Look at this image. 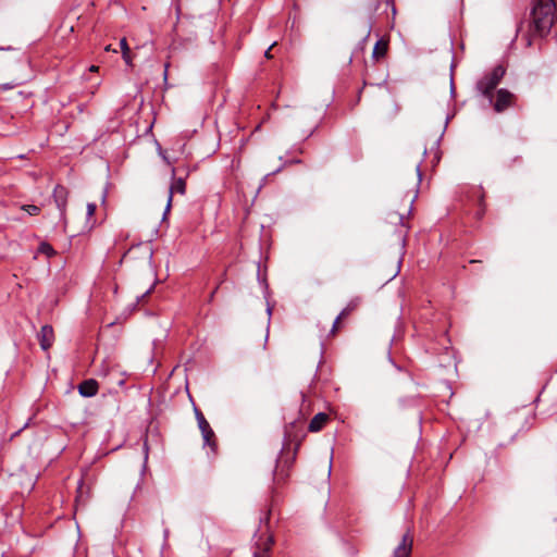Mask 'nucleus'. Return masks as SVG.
I'll return each mask as SVG.
<instances>
[{"label":"nucleus","mask_w":557,"mask_h":557,"mask_svg":"<svg viewBox=\"0 0 557 557\" xmlns=\"http://www.w3.org/2000/svg\"><path fill=\"white\" fill-rule=\"evenodd\" d=\"M274 45H275V44H273L272 46H270V47H269V49L265 51V53H264L265 58H268V59H270V58H271V53H270V51H271V49L273 48V46H274Z\"/></svg>","instance_id":"393cba45"},{"label":"nucleus","mask_w":557,"mask_h":557,"mask_svg":"<svg viewBox=\"0 0 557 557\" xmlns=\"http://www.w3.org/2000/svg\"><path fill=\"white\" fill-rule=\"evenodd\" d=\"M38 252L44 253L48 257L53 256L55 253L52 246L49 245L48 243H41L38 247Z\"/></svg>","instance_id":"2eb2a0df"},{"label":"nucleus","mask_w":557,"mask_h":557,"mask_svg":"<svg viewBox=\"0 0 557 557\" xmlns=\"http://www.w3.org/2000/svg\"><path fill=\"white\" fill-rule=\"evenodd\" d=\"M169 535H170V530L169 529H164L163 530V537H164V544L163 545H166Z\"/></svg>","instance_id":"4be33fe9"},{"label":"nucleus","mask_w":557,"mask_h":557,"mask_svg":"<svg viewBox=\"0 0 557 557\" xmlns=\"http://www.w3.org/2000/svg\"><path fill=\"white\" fill-rule=\"evenodd\" d=\"M122 54H123V59H124V61H125L128 65H131V63H132V59H131L129 51H123V53H122Z\"/></svg>","instance_id":"412c9836"},{"label":"nucleus","mask_w":557,"mask_h":557,"mask_svg":"<svg viewBox=\"0 0 557 557\" xmlns=\"http://www.w3.org/2000/svg\"><path fill=\"white\" fill-rule=\"evenodd\" d=\"M267 311H268V314H269V315H271V312H272L271 307H268V310H267Z\"/></svg>","instance_id":"2f4dec72"},{"label":"nucleus","mask_w":557,"mask_h":557,"mask_svg":"<svg viewBox=\"0 0 557 557\" xmlns=\"http://www.w3.org/2000/svg\"><path fill=\"white\" fill-rule=\"evenodd\" d=\"M161 156L168 163H170L166 156H164L163 153H161Z\"/></svg>","instance_id":"7c9ffc66"},{"label":"nucleus","mask_w":557,"mask_h":557,"mask_svg":"<svg viewBox=\"0 0 557 557\" xmlns=\"http://www.w3.org/2000/svg\"><path fill=\"white\" fill-rule=\"evenodd\" d=\"M272 544H273V539L269 537L262 553L255 552L253 557H268Z\"/></svg>","instance_id":"dca6fc26"},{"label":"nucleus","mask_w":557,"mask_h":557,"mask_svg":"<svg viewBox=\"0 0 557 557\" xmlns=\"http://www.w3.org/2000/svg\"><path fill=\"white\" fill-rule=\"evenodd\" d=\"M17 84H13V85H10V84H4L2 85V89L4 90H8V89H12L13 87H15Z\"/></svg>","instance_id":"b1692460"},{"label":"nucleus","mask_w":557,"mask_h":557,"mask_svg":"<svg viewBox=\"0 0 557 557\" xmlns=\"http://www.w3.org/2000/svg\"><path fill=\"white\" fill-rule=\"evenodd\" d=\"M387 46L386 44L382 42L381 40L377 41L373 48V57L379 59L383 57L386 52Z\"/></svg>","instance_id":"f8f14e48"},{"label":"nucleus","mask_w":557,"mask_h":557,"mask_svg":"<svg viewBox=\"0 0 557 557\" xmlns=\"http://www.w3.org/2000/svg\"><path fill=\"white\" fill-rule=\"evenodd\" d=\"M352 309H354V307L349 305V306H347V307H346V308H345V309L339 313V315L336 318V320H335V321H334V323H333L332 333H335V332H336V330H337V325H338L339 321H341L342 319L346 318V317L350 313V311H351Z\"/></svg>","instance_id":"ddd939ff"},{"label":"nucleus","mask_w":557,"mask_h":557,"mask_svg":"<svg viewBox=\"0 0 557 557\" xmlns=\"http://www.w3.org/2000/svg\"><path fill=\"white\" fill-rule=\"evenodd\" d=\"M38 339L40 343V347L44 350H48L54 341V333L51 325H44L38 334Z\"/></svg>","instance_id":"6e6552de"},{"label":"nucleus","mask_w":557,"mask_h":557,"mask_svg":"<svg viewBox=\"0 0 557 557\" xmlns=\"http://www.w3.org/2000/svg\"><path fill=\"white\" fill-rule=\"evenodd\" d=\"M98 69H99V67H98L97 65H91V66L89 67V71H90V72H97V71H98Z\"/></svg>","instance_id":"cd10ccee"},{"label":"nucleus","mask_w":557,"mask_h":557,"mask_svg":"<svg viewBox=\"0 0 557 557\" xmlns=\"http://www.w3.org/2000/svg\"><path fill=\"white\" fill-rule=\"evenodd\" d=\"M416 171H417V175H418V181H421V169H420V165H417Z\"/></svg>","instance_id":"a878e982"},{"label":"nucleus","mask_w":557,"mask_h":557,"mask_svg":"<svg viewBox=\"0 0 557 557\" xmlns=\"http://www.w3.org/2000/svg\"><path fill=\"white\" fill-rule=\"evenodd\" d=\"M161 156L168 163H170L166 156H164L163 153H161Z\"/></svg>","instance_id":"c756f323"},{"label":"nucleus","mask_w":557,"mask_h":557,"mask_svg":"<svg viewBox=\"0 0 557 557\" xmlns=\"http://www.w3.org/2000/svg\"><path fill=\"white\" fill-rule=\"evenodd\" d=\"M153 420H150L149 425L147 426L146 434H145V441H144V455H145V462H144V470L146 469V462L148 460V451H149V438L156 436V428L152 426Z\"/></svg>","instance_id":"9b49d317"},{"label":"nucleus","mask_w":557,"mask_h":557,"mask_svg":"<svg viewBox=\"0 0 557 557\" xmlns=\"http://www.w3.org/2000/svg\"><path fill=\"white\" fill-rule=\"evenodd\" d=\"M505 69L502 65L495 66L490 73L485 74L478 83L476 89L490 101L493 99V90L500 83L505 75Z\"/></svg>","instance_id":"7ed1b4c3"},{"label":"nucleus","mask_w":557,"mask_h":557,"mask_svg":"<svg viewBox=\"0 0 557 557\" xmlns=\"http://www.w3.org/2000/svg\"><path fill=\"white\" fill-rule=\"evenodd\" d=\"M96 212V205L95 203H88L87 205V215L92 216Z\"/></svg>","instance_id":"6ab92c4d"},{"label":"nucleus","mask_w":557,"mask_h":557,"mask_svg":"<svg viewBox=\"0 0 557 557\" xmlns=\"http://www.w3.org/2000/svg\"><path fill=\"white\" fill-rule=\"evenodd\" d=\"M198 428L201 432L203 446H209L212 451H215L216 443H215V434L209 424V420H197Z\"/></svg>","instance_id":"20e7f679"},{"label":"nucleus","mask_w":557,"mask_h":557,"mask_svg":"<svg viewBox=\"0 0 557 557\" xmlns=\"http://www.w3.org/2000/svg\"><path fill=\"white\" fill-rule=\"evenodd\" d=\"M185 188H186V184H185V181L183 178H177L173 182V184L171 185L170 189H169V194H168V203H166V208H165V212H164V215L170 211L171 209V205H172V199H173V194L174 193H178V194H185Z\"/></svg>","instance_id":"9d476101"},{"label":"nucleus","mask_w":557,"mask_h":557,"mask_svg":"<svg viewBox=\"0 0 557 557\" xmlns=\"http://www.w3.org/2000/svg\"><path fill=\"white\" fill-rule=\"evenodd\" d=\"M30 421H32V420H27V422H25V423L23 424V426H21L17 431L13 432V433L10 435V438H11V440H12V438H14V437H15L16 435H18V434H20L24 429H26L27 426H29V425H30V423H29Z\"/></svg>","instance_id":"a211bd4d"},{"label":"nucleus","mask_w":557,"mask_h":557,"mask_svg":"<svg viewBox=\"0 0 557 557\" xmlns=\"http://www.w3.org/2000/svg\"><path fill=\"white\" fill-rule=\"evenodd\" d=\"M327 420H310V424L308 426V430L310 432H319L321 431L325 423H326Z\"/></svg>","instance_id":"4468645a"},{"label":"nucleus","mask_w":557,"mask_h":557,"mask_svg":"<svg viewBox=\"0 0 557 557\" xmlns=\"http://www.w3.org/2000/svg\"><path fill=\"white\" fill-rule=\"evenodd\" d=\"M69 191L64 186L58 185L53 190L54 202L60 211L61 218L65 214Z\"/></svg>","instance_id":"0eeeda50"},{"label":"nucleus","mask_w":557,"mask_h":557,"mask_svg":"<svg viewBox=\"0 0 557 557\" xmlns=\"http://www.w3.org/2000/svg\"><path fill=\"white\" fill-rule=\"evenodd\" d=\"M312 418H329V414L320 411V412L315 413Z\"/></svg>","instance_id":"5701e85b"},{"label":"nucleus","mask_w":557,"mask_h":557,"mask_svg":"<svg viewBox=\"0 0 557 557\" xmlns=\"http://www.w3.org/2000/svg\"><path fill=\"white\" fill-rule=\"evenodd\" d=\"M534 32L539 36L546 35L555 23V1L539 0L532 10Z\"/></svg>","instance_id":"f03ea898"},{"label":"nucleus","mask_w":557,"mask_h":557,"mask_svg":"<svg viewBox=\"0 0 557 557\" xmlns=\"http://www.w3.org/2000/svg\"><path fill=\"white\" fill-rule=\"evenodd\" d=\"M23 210H25L28 214L30 215H36L39 213L40 209L39 207L35 206V205H26V206H23Z\"/></svg>","instance_id":"f3484780"},{"label":"nucleus","mask_w":557,"mask_h":557,"mask_svg":"<svg viewBox=\"0 0 557 557\" xmlns=\"http://www.w3.org/2000/svg\"><path fill=\"white\" fill-rule=\"evenodd\" d=\"M104 50H106V51H113V52H116V50H115V49H113V48L111 47V45H108V46L104 48Z\"/></svg>","instance_id":"bb28decb"},{"label":"nucleus","mask_w":557,"mask_h":557,"mask_svg":"<svg viewBox=\"0 0 557 557\" xmlns=\"http://www.w3.org/2000/svg\"><path fill=\"white\" fill-rule=\"evenodd\" d=\"M78 393L83 397H92L97 394L99 385L94 379L83 381L78 386Z\"/></svg>","instance_id":"1a4fd4ad"},{"label":"nucleus","mask_w":557,"mask_h":557,"mask_svg":"<svg viewBox=\"0 0 557 557\" xmlns=\"http://www.w3.org/2000/svg\"><path fill=\"white\" fill-rule=\"evenodd\" d=\"M305 420H292L284 425V438L282 449L276 458L273 480L275 484L285 482L289 476V470L296 459L300 442L305 436Z\"/></svg>","instance_id":"f257e3e1"},{"label":"nucleus","mask_w":557,"mask_h":557,"mask_svg":"<svg viewBox=\"0 0 557 557\" xmlns=\"http://www.w3.org/2000/svg\"><path fill=\"white\" fill-rule=\"evenodd\" d=\"M513 98V94H511L509 90L505 88L499 89L497 91L496 101L494 103V110L498 113L505 111L512 106Z\"/></svg>","instance_id":"39448f33"},{"label":"nucleus","mask_w":557,"mask_h":557,"mask_svg":"<svg viewBox=\"0 0 557 557\" xmlns=\"http://www.w3.org/2000/svg\"><path fill=\"white\" fill-rule=\"evenodd\" d=\"M121 50L123 51H129V47L127 45L126 38H122L120 41Z\"/></svg>","instance_id":"aec40b11"},{"label":"nucleus","mask_w":557,"mask_h":557,"mask_svg":"<svg viewBox=\"0 0 557 557\" xmlns=\"http://www.w3.org/2000/svg\"><path fill=\"white\" fill-rule=\"evenodd\" d=\"M197 418H203V416L198 411V409H195Z\"/></svg>","instance_id":"c85d7f7f"},{"label":"nucleus","mask_w":557,"mask_h":557,"mask_svg":"<svg viewBox=\"0 0 557 557\" xmlns=\"http://www.w3.org/2000/svg\"><path fill=\"white\" fill-rule=\"evenodd\" d=\"M412 543L413 540L409 532L405 533L400 543L394 549V557H410Z\"/></svg>","instance_id":"423d86ee"}]
</instances>
